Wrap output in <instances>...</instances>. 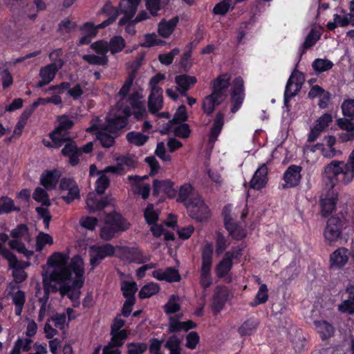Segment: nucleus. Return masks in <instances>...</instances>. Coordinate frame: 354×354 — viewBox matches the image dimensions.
Returning a JSON list of instances; mask_svg holds the SVG:
<instances>
[{"instance_id": "e433bc0d", "label": "nucleus", "mask_w": 354, "mask_h": 354, "mask_svg": "<svg viewBox=\"0 0 354 354\" xmlns=\"http://www.w3.org/2000/svg\"><path fill=\"white\" fill-rule=\"evenodd\" d=\"M19 211L20 207L15 206L14 201L11 198L8 196L0 198V215Z\"/></svg>"}, {"instance_id": "f03ea898", "label": "nucleus", "mask_w": 354, "mask_h": 354, "mask_svg": "<svg viewBox=\"0 0 354 354\" xmlns=\"http://www.w3.org/2000/svg\"><path fill=\"white\" fill-rule=\"evenodd\" d=\"M131 115L130 109L125 107L123 110V115L110 113L106 117V124L96 133V138L102 147L109 148L115 142V138L106 131L116 133L118 130L124 128Z\"/></svg>"}, {"instance_id": "2eb2a0df", "label": "nucleus", "mask_w": 354, "mask_h": 354, "mask_svg": "<svg viewBox=\"0 0 354 354\" xmlns=\"http://www.w3.org/2000/svg\"><path fill=\"white\" fill-rule=\"evenodd\" d=\"M229 297L228 289L225 286H217L212 296L211 308L214 315H217L224 308Z\"/></svg>"}, {"instance_id": "423d86ee", "label": "nucleus", "mask_w": 354, "mask_h": 354, "mask_svg": "<svg viewBox=\"0 0 354 354\" xmlns=\"http://www.w3.org/2000/svg\"><path fill=\"white\" fill-rule=\"evenodd\" d=\"M214 245L212 242L207 241L201 248V266L200 270L201 286L205 289L212 283L211 269L213 263Z\"/></svg>"}, {"instance_id": "393cba45", "label": "nucleus", "mask_w": 354, "mask_h": 354, "mask_svg": "<svg viewBox=\"0 0 354 354\" xmlns=\"http://www.w3.org/2000/svg\"><path fill=\"white\" fill-rule=\"evenodd\" d=\"M326 175L337 176L339 174L351 175V171L344 161L333 160L325 167Z\"/></svg>"}, {"instance_id": "4468645a", "label": "nucleus", "mask_w": 354, "mask_h": 354, "mask_svg": "<svg viewBox=\"0 0 354 354\" xmlns=\"http://www.w3.org/2000/svg\"><path fill=\"white\" fill-rule=\"evenodd\" d=\"M63 64V60L59 59L54 63L41 68L39 73L41 80L37 83V86L41 88L48 84L54 79L56 73L62 67Z\"/></svg>"}, {"instance_id": "79ce46f5", "label": "nucleus", "mask_w": 354, "mask_h": 354, "mask_svg": "<svg viewBox=\"0 0 354 354\" xmlns=\"http://www.w3.org/2000/svg\"><path fill=\"white\" fill-rule=\"evenodd\" d=\"M125 41L121 36L113 37L108 42L109 51L112 55L121 52L125 47Z\"/></svg>"}, {"instance_id": "774afa93", "label": "nucleus", "mask_w": 354, "mask_h": 354, "mask_svg": "<svg viewBox=\"0 0 354 354\" xmlns=\"http://www.w3.org/2000/svg\"><path fill=\"white\" fill-rule=\"evenodd\" d=\"M336 124L341 129L354 133V121L352 120L346 118H339Z\"/></svg>"}, {"instance_id": "5701e85b", "label": "nucleus", "mask_w": 354, "mask_h": 354, "mask_svg": "<svg viewBox=\"0 0 354 354\" xmlns=\"http://www.w3.org/2000/svg\"><path fill=\"white\" fill-rule=\"evenodd\" d=\"M120 252L127 261L130 263H142V253L136 247L120 246Z\"/></svg>"}, {"instance_id": "0eeeda50", "label": "nucleus", "mask_w": 354, "mask_h": 354, "mask_svg": "<svg viewBox=\"0 0 354 354\" xmlns=\"http://www.w3.org/2000/svg\"><path fill=\"white\" fill-rule=\"evenodd\" d=\"M186 206L189 216L193 219L203 222L210 216V210L201 197L192 198Z\"/></svg>"}, {"instance_id": "bf43d9fd", "label": "nucleus", "mask_w": 354, "mask_h": 354, "mask_svg": "<svg viewBox=\"0 0 354 354\" xmlns=\"http://www.w3.org/2000/svg\"><path fill=\"white\" fill-rule=\"evenodd\" d=\"M120 12L128 17H133L136 12L137 8L129 1L121 0L119 5Z\"/></svg>"}, {"instance_id": "412c9836", "label": "nucleus", "mask_w": 354, "mask_h": 354, "mask_svg": "<svg viewBox=\"0 0 354 354\" xmlns=\"http://www.w3.org/2000/svg\"><path fill=\"white\" fill-rule=\"evenodd\" d=\"M230 79L231 77L227 73L218 75L217 78L212 82V93L218 95H222L225 99V92L230 86Z\"/></svg>"}, {"instance_id": "72a5a7b5", "label": "nucleus", "mask_w": 354, "mask_h": 354, "mask_svg": "<svg viewBox=\"0 0 354 354\" xmlns=\"http://www.w3.org/2000/svg\"><path fill=\"white\" fill-rule=\"evenodd\" d=\"M145 178H129L133 182V191L134 194L140 195L143 199H147L149 196L150 187L148 184H142L140 180Z\"/></svg>"}, {"instance_id": "c756f323", "label": "nucleus", "mask_w": 354, "mask_h": 354, "mask_svg": "<svg viewBox=\"0 0 354 354\" xmlns=\"http://www.w3.org/2000/svg\"><path fill=\"white\" fill-rule=\"evenodd\" d=\"M68 256L62 252H54L48 259L47 263L53 268L67 267Z\"/></svg>"}, {"instance_id": "49530a36", "label": "nucleus", "mask_w": 354, "mask_h": 354, "mask_svg": "<svg viewBox=\"0 0 354 354\" xmlns=\"http://www.w3.org/2000/svg\"><path fill=\"white\" fill-rule=\"evenodd\" d=\"M32 198L35 201L38 203H41L42 205L49 207L51 205V203L46 191L40 187H37L32 194Z\"/></svg>"}, {"instance_id": "2f4dec72", "label": "nucleus", "mask_w": 354, "mask_h": 354, "mask_svg": "<svg viewBox=\"0 0 354 354\" xmlns=\"http://www.w3.org/2000/svg\"><path fill=\"white\" fill-rule=\"evenodd\" d=\"M225 229L229 232L230 236L236 241L243 240L247 236L246 230L236 221L230 223Z\"/></svg>"}, {"instance_id": "c9c22d12", "label": "nucleus", "mask_w": 354, "mask_h": 354, "mask_svg": "<svg viewBox=\"0 0 354 354\" xmlns=\"http://www.w3.org/2000/svg\"><path fill=\"white\" fill-rule=\"evenodd\" d=\"M268 288L266 284H261L254 299L250 302L251 307H256L259 305L265 304L268 300Z\"/></svg>"}, {"instance_id": "f3484780", "label": "nucleus", "mask_w": 354, "mask_h": 354, "mask_svg": "<svg viewBox=\"0 0 354 354\" xmlns=\"http://www.w3.org/2000/svg\"><path fill=\"white\" fill-rule=\"evenodd\" d=\"M350 251L345 247H339L330 255V267L332 269H342L348 263Z\"/></svg>"}, {"instance_id": "4d7b16f0", "label": "nucleus", "mask_w": 354, "mask_h": 354, "mask_svg": "<svg viewBox=\"0 0 354 354\" xmlns=\"http://www.w3.org/2000/svg\"><path fill=\"white\" fill-rule=\"evenodd\" d=\"M193 191V187L189 183H185L180 187L179 192L177 196V202L185 203L187 202L189 196Z\"/></svg>"}, {"instance_id": "864d4df0", "label": "nucleus", "mask_w": 354, "mask_h": 354, "mask_svg": "<svg viewBox=\"0 0 354 354\" xmlns=\"http://www.w3.org/2000/svg\"><path fill=\"white\" fill-rule=\"evenodd\" d=\"M169 0H147L146 5L150 13L156 15L162 8H163Z\"/></svg>"}, {"instance_id": "de8ad7c7", "label": "nucleus", "mask_w": 354, "mask_h": 354, "mask_svg": "<svg viewBox=\"0 0 354 354\" xmlns=\"http://www.w3.org/2000/svg\"><path fill=\"white\" fill-rule=\"evenodd\" d=\"M144 217L146 223L149 225L157 223L159 219V213L154 210L153 204L148 203L144 210Z\"/></svg>"}, {"instance_id": "0e129e2a", "label": "nucleus", "mask_w": 354, "mask_h": 354, "mask_svg": "<svg viewBox=\"0 0 354 354\" xmlns=\"http://www.w3.org/2000/svg\"><path fill=\"white\" fill-rule=\"evenodd\" d=\"M341 107L344 116L351 118L354 117V99L345 100Z\"/></svg>"}, {"instance_id": "338daca9", "label": "nucleus", "mask_w": 354, "mask_h": 354, "mask_svg": "<svg viewBox=\"0 0 354 354\" xmlns=\"http://www.w3.org/2000/svg\"><path fill=\"white\" fill-rule=\"evenodd\" d=\"M200 337L195 331H192L187 335L185 346L189 349L194 350L199 343Z\"/></svg>"}, {"instance_id": "6e6552de", "label": "nucleus", "mask_w": 354, "mask_h": 354, "mask_svg": "<svg viewBox=\"0 0 354 354\" xmlns=\"http://www.w3.org/2000/svg\"><path fill=\"white\" fill-rule=\"evenodd\" d=\"M115 246L109 243L91 245L89 250L90 265L93 268H95L105 258L113 257L115 253Z\"/></svg>"}, {"instance_id": "5fc2aeb1", "label": "nucleus", "mask_w": 354, "mask_h": 354, "mask_svg": "<svg viewBox=\"0 0 354 354\" xmlns=\"http://www.w3.org/2000/svg\"><path fill=\"white\" fill-rule=\"evenodd\" d=\"M229 243L227 239L220 232H216V254L219 256L227 248Z\"/></svg>"}, {"instance_id": "473e14b6", "label": "nucleus", "mask_w": 354, "mask_h": 354, "mask_svg": "<svg viewBox=\"0 0 354 354\" xmlns=\"http://www.w3.org/2000/svg\"><path fill=\"white\" fill-rule=\"evenodd\" d=\"M102 12L106 13L109 17L98 25L99 28H104L112 24L117 19L119 10L112 6L110 3H106L102 9Z\"/></svg>"}, {"instance_id": "aec40b11", "label": "nucleus", "mask_w": 354, "mask_h": 354, "mask_svg": "<svg viewBox=\"0 0 354 354\" xmlns=\"http://www.w3.org/2000/svg\"><path fill=\"white\" fill-rule=\"evenodd\" d=\"M224 100L223 96L212 93L203 99L202 109L205 114L210 115L214 111L216 106L221 104Z\"/></svg>"}, {"instance_id": "4c0bfd02", "label": "nucleus", "mask_w": 354, "mask_h": 354, "mask_svg": "<svg viewBox=\"0 0 354 354\" xmlns=\"http://www.w3.org/2000/svg\"><path fill=\"white\" fill-rule=\"evenodd\" d=\"M179 300V296L176 294H173L169 297L167 302L163 306L166 315L175 314L180 311V305L178 302Z\"/></svg>"}, {"instance_id": "a211bd4d", "label": "nucleus", "mask_w": 354, "mask_h": 354, "mask_svg": "<svg viewBox=\"0 0 354 354\" xmlns=\"http://www.w3.org/2000/svg\"><path fill=\"white\" fill-rule=\"evenodd\" d=\"M62 153L64 156L68 158V163L72 166L77 165L80 162V157L82 156V150L78 148L75 142L68 141L63 149Z\"/></svg>"}, {"instance_id": "20e7f679", "label": "nucleus", "mask_w": 354, "mask_h": 354, "mask_svg": "<svg viewBox=\"0 0 354 354\" xmlns=\"http://www.w3.org/2000/svg\"><path fill=\"white\" fill-rule=\"evenodd\" d=\"M95 185L96 194L90 192L86 200L89 213L102 210L110 204L111 198L109 196L102 197V195L110 185V178H97Z\"/></svg>"}, {"instance_id": "052dcab7", "label": "nucleus", "mask_w": 354, "mask_h": 354, "mask_svg": "<svg viewBox=\"0 0 354 354\" xmlns=\"http://www.w3.org/2000/svg\"><path fill=\"white\" fill-rule=\"evenodd\" d=\"M90 47L96 54L102 56L106 55L109 51L108 41L103 39L93 42Z\"/></svg>"}, {"instance_id": "603ef678", "label": "nucleus", "mask_w": 354, "mask_h": 354, "mask_svg": "<svg viewBox=\"0 0 354 354\" xmlns=\"http://www.w3.org/2000/svg\"><path fill=\"white\" fill-rule=\"evenodd\" d=\"M181 276L177 269L174 267H167L165 270L164 281L168 283L179 282Z\"/></svg>"}, {"instance_id": "b1692460", "label": "nucleus", "mask_w": 354, "mask_h": 354, "mask_svg": "<svg viewBox=\"0 0 354 354\" xmlns=\"http://www.w3.org/2000/svg\"><path fill=\"white\" fill-rule=\"evenodd\" d=\"M196 78L194 76L187 75H180L175 77V82L177 84V90L183 96H187V92L196 82Z\"/></svg>"}, {"instance_id": "8fccbe9b", "label": "nucleus", "mask_w": 354, "mask_h": 354, "mask_svg": "<svg viewBox=\"0 0 354 354\" xmlns=\"http://www.w3.org/2000/svg\"><path fill=\"white\" fill-rule=\"evenodd\" d=\"M53 243V237L46 233L39 232L36 238V250L41 251L46 244L52 245Z\"/></svg>"}, {"instance_id": "37998d69", "label": "nucleus", "mask_w": 354, "mask_h": 354, "mask_svg": "<svg viewBox=\"0 0 354 354\" xmlns=\"http://www.w3.org/2000/svg\"><path fill=\"white\" fill-rule=\"evenodd\" d=\"M82 59L84 61L91 65H98L105 66L108 64L109 59L107 55H84L82 56Z\"/></svg>"}, {"instance_id": "dca6fc26", "label": "nucleus", "mask_w": 354, "mask_h": 354, "mask_svg": "<svg viewBox=\"0 0 354 354\" xmlns=\"http://www.w3.org/2000/svg\"><path fill=\"white\" fill-rule=\"evenodd\" d=\"M244 82L241 77H237L233 82V86L232 88V101L233 106L231 109V112L234 113L240 108L243 103L244 97Z\"/></svg>"}, {"instance_id": "6ab92c4d", "label": "nucleus", "mask_w": 354, "mask_h": 354, "mask_svg": "<svg viewBox=\"0 0 354 354\" xmlns=\"http://www.w3.org/2000/svg\"><path fill=\"white\" fill-rule=\"evenodd\" d=\"M163 106V97L162 88H154L153 91L151 93L148 98V108L149 111L152 114H156Z\"/></svg>"}, {"instance_id": "f704fd0d", "label": "nucleus", "mask_w": 354, "mask_h": 354, "mask_svg": "<svg viewBox=\"0 0 354 354\" xmlns=\"http://www.w3.org/2000/svg\"><path fill=\"white\" fill-rule=\"evenodd\" d=\"M187 120V115L186 111V107L184 105H181L177 109L174 118L167 124V127L160 131L162 134H167L171 128V124L174 122H182Z\"/></svg>"}, {"instance_id": "680f3d73", "label": "nucleus", "mask_w": 354, "mask_h": 354, "mask_svg": "<svg viewBox=\"0 0 354 354\" xmlns=\"http://www.w3.org/2000/svg\"><path fill=\"white\" fill-rule=\"evenodd\" d=\"M180 53V50L178 48H174L170 52L164 54H160L158 55V60L160 62L165 66L170 65L174 58L178 55Z\"/></svg>"}, {"instance_id": "f8f14e48", "label": "nucleus", "mask_w": 354, "mask_h": 354, "mask_svg": "<svg viewBox=\"0 0 354 354\" xmlns=\"http://www.w3.org/2000/svg\"><path fill=\"white\" fill-rule=\"evenodd\" d=\"M343 222L336 216L330 217L326 223V226L324 230V236L329 243L336 241L342 236Z\"/></svg>"}, {"instance_id": "4be33fe9", "label": "nucleus", "mask_w": 354, "mask_h": 354, "mask_svg": "<svg viewBox=\"0 0 354 354\" xmlns=\"http://www.w3.org/2000/svg\"><path fill=\"white\" fill-rule=\"evenodd\" d=\"M179 22V17L176 16L169 20L162 19L158 25V32L164 38H168L175 30Z\"/></svg>"}, {"instance_id": "bb28decb", "label": "nucleus", "mask_w": 354, "mask_h": 354, "mask_svg": "<svg viewBox=\"0 0 354 354\" xmlns=\"http://www.w3.org/2000/svg\"><path fill=\"white\" fill-rule=\"evenodd\" d=\"M50 138L55 148H59L68 141H73L69 136V132L58 127L50 133Z\"/></svg>"}, {"instance_id": "ea45409f", "label": "nucleus", "mask_w": 354, "mask_h": 354, "mask_svg": "<svg viewBox=\"0 0 354 354\" xmlns=\"http://www.w3.org/2000/svg\"><path fill=\"white\" fill-rule=\"evenodd\" d=\"M321 33L315 28H312L306 36V39L301 46V56L305 53L306 49L313 46L316 42L319 39Z\"/></svg>"}, {"instance_id": "69168bd1", "label": "nucleus", "mask_w": 354, "mask_h": 354, "mask_svg": "<svg viewBox=\"0 0 354 354\" xmlns=\"http://www.w3.org/2000/svg\"><path fill=\"white\" fill-rule=\"evenodd\" d=\"M162 187L164 193L169 198H174L176 197L177 191L174 188V183L169 180L166 179L162 182Z\"/></svg>"}, {"instance_id": "ddd939ff", "label": "nucleus", "mask_w": 354, "mask_h": 354, "mask_svg": "<svg viewBox=\"0 0 354 354\" xmlns=\"http://www.w3.org/2000/svg\"><path fill=\"white\" fill-rule=\"evenodd\" d=\"M71 268L73 270V273L75 274L76 279L73 280L71 285L73 290L75 288L80 290L84 283V268L82 258L77 254L74 256L71 261Z\"/></svg>"}, {"instance_id": "a878e982", "label": "nucleus", "mask_w": 354, "mask_h": 354, "mask_svg": "<svg viewBox=\"0 0 354 354\" xmlns=\"http://www.w3.org/2000/svg\"><path fill=\"white\" fill-rule=\"evenodd\" d=\"M259 325V322L257 318L250 317L238 328V333L241 337L252 335L257 331Z\"/></svg>"}, {"instance_id": "a19ab883", "label": "nucleus", "mask_w": 354, "mask_h": 354, "mask_svg": "<svg viewBox=\"0 0 354 354\" xmlns=\"http://www.w3.org/2000/svg\"><path fill=\"white\" fill-rule=\"evenodd\" d=\"M160 290V286L158 283L151 282L143 286L139 293L138 297L140 299H147L157 294Z\"/></svg>"}, {"instance_id": "a18cd8bd", "label": "nucleus", "mask_w": 354, "mask_h": 354, "mask_svg": "<svg viewBox=\"0 0 354 354\" xmlns=\"http://www.w3.org/2000/svg\"><path fill=\"white\" fill-rule=\"evenodd\" d=\"M233 266V263H230L224 259L221 261L215 267V273L218 279H223L228 274Z\"/></svg>"}, {"instance_id": "cd10ccee", "label": "nucleus", "mask_w": 354, "mask_h": 354, "mask_svg": "<svg viewBox=\"0 0 354 354\" xmlns=\"http://www.w3.org/2000/svg\"><path fill=\"white\" fill-rule=\"evenodd\" d=\"M315 328L322 339H327L332 337L335 332L333 326L325 320L315 321Z\"/></svg>"}, {"instance_id": "39448f33", "label": "nucleus", "mask_w": 354, "mask_h": 354, "mask_svg": "<svg viewBox=\"0 0 354 354\" xmlns=\"http://www.w3.org/2000/svg\"><path fill=\"white\" fill-rule=\"evenodd\" d=\"M117 165L109 166L102 170H98L95 165H91L89 168V174L91 176L105 177V174L111 172L113 174L123 176L127 171L134 168L137 165V160L134 156H123L116 159Z\"/></svg>"}, {"instance_id": "1a4fd4ad", "label": "nucleus", "mask_w": 354, "mask_h": 354, "mask_svg": "<svg viewBox=\"0 0 354 354\" xmlns=\"http://www.w3.org/2000/svg\"><path fill=\"white\" fill-rule=\"evenodd\" d=\"M73 270L71 268V263L67 267L53 268L48 277L49 282H55L58 284L66 282V281H71L73 280ZM43 283L45 297L46 299H48L49 295V287L50 285V283L48 282L46 277H44Z\"/></svg>"}, {"instance_id": "f257e3e1", "label": "nucleus", "mask_w": 354, "mask_h": 354, "mask_svg": "<svg viewBox=\"0 0 354 354\" xmlns=\"http://www.w3.org/2000/svg\"><path fill=\"white\" fill-rule=\"evenodd\" d=\"M134 79L135 73H130L118 92V95L120 97V99L117 106L119 109L122 110V113L124 109L129 107L131 114L134 115L136 119L142 120L147 117L148 114L145 103L140 100L142 97V94L139 91H134L127 97V95L132 86Z\"/></svg>"}, {"instance_id": "7c9ffc66", "label": "nucleus", "mask_w": 354, "mask_h": 354, "mask_svg": "<svg viewBox=\"0 0 354 354\" xmlns=\"http://www.w3.org/2000/svg\"><path fill=\"white\" fill-rule=\"evenodd\" d=\"M224 124V115L222 113L219 112L216 114L213 125L211 128L210 133H209V142H214L218 136L221 131V129Z\"/></svg>"}, {"instance_id": "13d9d810", "label": "nucleus", "mask_w": 354, "mask_h": 354, "mask_svg": "<svg viewBox=\"0 0 354 354\" xmlns=\"http://www.w3.org/2000/svg\"><path fill=\"white\" fill-rule=\"evenodd\" d=\"M333 66L332 62L328 59H316L312 64L313 68L317 72L321 73L330 69Z\"/></svg>"}, {"instance_id": "c03bdc74", "label": "nucleus", "mask_w": 354, "mask_h": 354, "mask_svg": "<svg viewBox=\"0 0 354 354\" xmlns=\"http://www.w3.org/2000/svg\"><path fill=\"white\" fill-rule=\"evenodd\" d=\"M111 339L109 345L114 347H120L124 344V341L127 338L128 333L126 330L122 331H111Z\"/></svg>"}, {"instance_id": "9d476101", "label": "nucleus", "mask_w": 354, "mask_h": 354, "mask_svg": "<svg viewBox=\"0 0 354 354\" xmlns=\"http://www.w3.org/2000/svg\"><path fill=\"white\" fill-rule=\"evenodd\" d=\"M331 184L330 188L320 198V214L322 217H328L335 209L338 201V193L334 189V178H328ZM337 180V178H335Z\"/></svg>"}, {"instance_id": "3c124183", "label": "nucleus", "mask_w": 354, "mask_h": 354, "mask_svg": "<svg viewBox=\"0 0 354 354\" xmlns=\"http://www.w3.org/2000/svg\"><path fill=\"white\" fill-rule=\"evenodd\" d=\"M127 354H143L147 350V344L144 342H129L127 344Z\"/></svg>"}, {"instance_id": "09e8293b", "label": "nucleus", "mask_w": 354, "mask_h": 354, "mask_svg": "<svg viewBox=\"0 0 354 354\" xmlns=\"http://www.w3.org/2000/svg\"><path fill=\"white\" fill-rule=\"evenodd\" d=\"M149 139V136L140 132L131 131L127 134V140L137 146L143 145Z\"/></svg>"}, {"instance_id": "e2e57ef3", "label": "nucleus", "mask_w": 354, "mask_h": 354, "mask_svg": "<svg viewBox=\"0 0 354 354\" xmlns=\"http://www.w3.org/2000/svg\"><path fill=\"white\" fill-rule=\"evenodd\" d=\"M98 220L97 218L88 216H83L80 220V225L82 227L91 231H93L95 229Z\"/></svg>"}, {"instance_id": "7ed1b4c3", "label": "nucleus", "mask_w": 354, "mask_h": 354, "mask_svg": "<svg viewBox=\"0 0 354 354\" xmlns=\"http://www.w3.org/2000/svg\"><path fill=\"white\" fill-rule=\"evenodd\" d=\"M130 223L121 214L115 211L108 213L101 227L100 237L105 241L112 240L120 232H124L129 228Z\"/></svg>"}, {"instance_id": "c85d7f7f", "label": "nucleus", "mask_w": 354, "mask_h": 354, "mask_svg": "<svg viewBox=\"0 0 354 354\" xmlns=\"http://www.w3.org/2000/svg\"><path fill=\"white\" fill-rule=\"evenodd\" d=\"M12 296V304L15 305V314L21 316L24 304L26 303V293L21 290H18L14 293L10 292Z\"/></svg>"}, {"instance_id": "9b49d317", "label": "nucleus", "mask_w": 354, "mask_h": 354, "mask_svg": "<svg viewBox=\"0 0 354 354\" xmlns=\"http://www.w3.org/2000/svg\"><path fill=\"white\" fill-rule=\"evenodd\" d=\"M303 73L295 70L288 80L284 93V102L287 105L288 101L295 97L301 90L304 82Z\"/></svg>"}, {"instance_id": "6e6d98bb", "label": "nucleus", "mask_w": 354, "mask_h": 354, "mask_svg": "<svg viewBox=\"0 0 354 354\" xmlns=\"http://www.w3.org/2000/svg\"><path fill=\"white\" fill-rule=\"evenodd\" d=\"M338 310L342 313H346L348 315L354 314V300L353 295L348 297L338 306Z\"/></svg>"}, {"instance_id": "58836bf2", "label": "nucleus", "mask_w": 354, "mask_h": 354, "mask_svg": "<svg viewBox=\"0 0 354 354\" xmlns=\"http://www.w3.org/2000/svg\"><path fill=\"white\" fill-rule=\"evenodd\" d=\"M138 290L137 283L134 281L130 282L128 281H124L121 284V291L122 295L126 299H136V292Z\"/></svg>"}]
</instances>
